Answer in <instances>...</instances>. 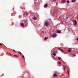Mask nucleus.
I'll return each mask as SVG.
<instances>
[{
	"label": "nucleus",
	"mask_w": 78,
	"mask_h": 78,
	"mask_svg": "<svg viewBox=\"0 0 78 78\" xmlns=\"http://www.w3.org/2000/svg\"><path fill=\"white\" fill-rule=\"evenodd\" d=\"M27 23V21L26 20L24 21L23 22V23H21V25L22 27H24V26H25V23Z\"/></svg>",
	"instance_id": "1"
},
{
	"label": "nucleus",
	"mask_w": 78,
	"mask_h": 78,
	"mask_svg": "<svg viewBox=\"0 0 78 78\" xmlns=\"http://www.w3.org/2000/svg\"><path fill=\"white\" fill-rule=\"evenodd\" d=\"M48 22H47L44 23V26H48Z\"/></svg>",
	"instance_id": "2"
},
{
	"label": "nucleus",
	"mask_w": 78,
	"mask_h": 78,
	"mask_svg": "<svg viewBox=\"0 0 78 78\" xmlns=\"http://www.w3.org/2000/svg\"><path fill=\"white\" fill-rule=\"evenodd\" d=\"M52 37H56V34H53Z\"/></svg>",
	"instance_id": "3"
},
{
	"label": "nucleus",
	"mask_w": 78,
	"mask_h": 78,
	"mask_svg": "<svg viewBox=\"0 0 78 78\" xmlns=\"http://www.w3.org/2000/svg\"><path fill=\"white\" fill-rule=\"evenodd\" d=\"M66 2V0H63L62 1V3H65Z\"/></svg>",
	"instance_id": "4"
},
{
	"label": "nucleus",
	"mask_w": 78,
	"mask_h": 78,
	"mask_svg": "<svg viewBox=\"0 0 78 78\" xmlns=\"http://www.w3.org/2000/svg\"><path fill=\"white\" fill-rule=\"evenodd\" d=\"M74 22H75V25H76V24H77V22H76V20H74Z\"/></svg>",
	"instance_id": "5"
},
{
	"label": "nucleus",
	"mask_w": 78,
	"mask_h": 78,
	"mask_svg": "<svg viewBox=\"0 0 78 78\" xmlns=\"http://www.w3.org/2000/svg\"><path fill=\"white\" fill-rule=\"evenodd\" d=\"M63 66L64 68V70H66V65H63Z\"/></svg>",
	"instance_id": "6"
},
{
	"label": "nucleus",
	"mask_w": 78,
	"mask_h": 78,
	"mask_svg": "<svg viewBox=\"0 0 78 78\" xmlns=\"http://www.w3.org/2000/svg\"><path fill=\"white\" fill-rule=\"evenodd\" d=\"M55 53H56V52H55V51H54L53 52V55L55 56H56V54H55Z\"/></svg>",
	"instance_id": "7"
},
{
	"label": "nucleus",
	"mask_w": 78,
	"mask_h": 78,
	"mask_svg": "<svg viewBox=\"0 0 78 78\" xmlns=\"http://www.w3.org/2000/svg\"><path fill=\"white\" fill-rule=\"evenodd\" d=\"M58 50H61V51H63V50L62 49L60 48H58Z\"/></svg>",
	"instance_id": "8"
},
{
	"label": "nucleus",
	"mask_w": 78,
	"mask_h": 78,
	"mask_svg": "<svg viewBox=\"0 0 78 78\" xmlns=\"http://www.w3.org/2000/svg\"><path fill=\"white\" fill-rule=\"evenodd\" d=\"M48 6V5L47 4H45L44 6V8H47Z\"/></svg>",
	"instance_id": "9"
},
{
	"label": "nucleus",
	"mask_w": 78,
	"mask_h": 78,
	"mask_svg": "<svg viewBox=\"0 0 78 78\" xmlns=\"http://www.w3.org/2000/svg\"><path fill=\"white\" fill-rule=\"evenodd\" d=\"M57 32L58 33H61V31H57Z\"/></svg>",
	"instance_id": "10"
},
{
	"label": "nucleus",
	"mask_w": 78,
	"mask_h": 78,
	"mask_svg": "<svg viewBox=\"0 0 78 78\" xmlns=\"http://www.w3.org/2000/svg\"><path fill=\"white\" fill-rule=\"evenodd\" d=\"M34 20H36L37 19V18H36V16H35L34 17Z\"/></svg>",
	"instance_id": "11"
},
{
	"label": "nucleus",
	"mask_w": 78,
	"mask_h": 78,
	"mask_svg": "<svg viewBox=\"0 0 78 78\" xmlns=\"http://www.w3.org/2000/svg\"><path fill=\"white\" fill-rule=\"evenodd\" d=\"M47 39H48V37H45L44 38V40H47Z\"/></svg>",
	"instance_id": "12"
},
{
	"label": "nucleus",
	"mask_w": 78,
	"mask_h": 78,
	"mask_svg": "<svg viewBox=\"0 0 78 78\" xmlns=\"http://www.w3.org/2000/svg\"><path fill=\"white\" fill-rule=\"evenodd\" d=\"M76 1V0H72V2H75Z\"/></svg>",
	"instance_id": "13"
},
{
	"label": "nucleus",
	"mask_w": 78,
	"mask_h": 78,
	"mask_svg": "<svg viewBox=\"0 0 78 78\" xmlns=\"http://www.w3.org/2000/svg\"><path fill=\"white\" fill-rule=\"evenodd\" d=\"M54 77L58 76L56 74H54Z\"/></svg>",
	"instance_id": "14"
},
{
	"label": "nucleus",
	"mask_w": 78,
	"mask_h": 78,
	"mask_svg": "<svg viewBox=\"0 0 78 78\" xmlns=\"http://www.w3.org/2000/svg\"><path fill=\"white\" fill-rule=\"evenodd\" d=\"M67 72L68 73L69 75H70V73H69V71L67 70Z\"/></svg>",
	"instance_id": "15"
},
{
	"label": "nucleus",
	"mask_w": 78,
	"mask_h": 78,
	"mask_svg": "<svg viewBox=\"0 0 78 78\" xmlns=\"http://www.w3.org/2000/svg\"><path fill=\"white\" fill-rule=\"evenodd\" d=\"M58 63L59 64H60V65L61 64V62H58Z\"/></svg>",
	"instance_id": "16"
},
{
	"label": "nucleus",
	"mask_w": 78,
	"mask_h": 78,
	"mask_svg": "<svg viewBox=\"0 0 78 78\" xmlns=\"http://www.w3.org/2000/svg\"><path fill=\"white\" fill-rule=\"evenodd\" d=\"M68 51V52H70L71 51V50L69 49V50Z\"/></svg>",
	"instance_id": "17"
},
{
	"label": "nucleus",
	"mask_w": 78,
	"mask_h": 78,
	"mask_svg": "<svg viewBox=\"0 0 78 78\" xmlns=\"http://www.w3.org/2000/svg\"><path fill=\"white\" fill-rule=\"evenodd\" d=\"M14 56H15V57H18V56H19L17 55H14Z\"/></svg>",
	"instance_id": "18"
},
{
	"label": "nucleus",
	"mask_w": 78,
	"mask_h": 78,
	"mask_svg": "<svg viewBox=\"0 0 78 78\" xmlns=\"http://www.w3.org/2000/svg\"><path fill=\"white\" fill-rule=\"evenodd\" d=\"M67 3H70V1H67Z\"/></svg>",
	"instance_id": "19"
},
{
	"label": "nucleus",
	"mask_w": 78,
	"mask_h": 78,
	"mask_svg": "<svg viewBox=\"0 0 78 78\" xmlns=\"http://www.w3.org/2000/svg\"><path fill=\"white\" fill-rule=\"evenodd\" d=\"M73 56H76V54H73Z\"/></svg>",
	"instance_id": "20"
},
{
	"label": "nucleus",
	"mask_w": 78,
	"mask_h": 78,
	"mask_svg": "<svg viewBox=\"0 0 78 78\" xmlns=\"http://www.w3.org/2000/svg\"><path fill=\"white\" fill-rule=\"evenodd\" d=\"M58 60H60V59H61V58H59V57H58Z\"/></svg>",
	"instance_id": "21"
},
{
	"label": "nucleus",
	"mask_w": 78,
	"mask_h": 78,
	"mask_svg": "<svg viewBox=\"0 0 78 78\" xmlns=\"http://www.w3.org/2000/svg\"><path fill=\"white\" fill-rule=\"evenodd\" d=\"M55 73V74H57V73H57L56 72H55V73Z\"/></svg>",
	"instance_id": "22"
},
{
	"label": "nucleus",
	"mask_w": 78,
	"mask_h": 78,
	"mask_svg": "<svg viewBox=\"0 0 78 78\" xmlns=\"http://www.w3.org/2000/svg\"><path fill=\"white\" fill-rule=\"evenodd\" d=\"M22 57H23V58H25V56H23Z\"/></svg>",
	"instance_id": "23"
},
{
	"label": "nucleus",
	"mask_w": 78,
	"mask_h": 78,
	"mask_svg": "<svg viewBox=\"0 0 78 78\" xmlns=\"http://www.w3.org/2000/svg\"><path fill=\"white\" fill-rule=\"evenodd\" d=\"M20 55H21V52H20Z\"/></svg>",
	"instance_id": "24"
},
{
	"label": "nucleus",
	"mask_w": 78,
	"mask_h": 78,
	"mask_svg": "<svg viewBox=\"0 0 78 78\" xmlns=\"http://www.w3.org/2000/svg\"><path fill=\"white\" fill-rule=\"evenodd\" d=\"M13 51H14L15 52H16V51L15 50H13Z\"/></svg>",
	"instance_id": "25"
},
{
	"label": "nucleus",
	"mask_w": 78,
	"mask_h": 78,
	"mask_svg": "<svg viewBox=\"0 0 78 78\" xmlns=\"http://www.w3.org/2000/svg\"><path fill=\"white\" fill-rule=\"evenodd\" d=\"M66 19H68V17H66Z\"/></svg>",
	"instance_id": "26"
},
{
	"label": "nucleus",
	"mask_w": 78,
	"mask_h": 78,
	"mask_svg": "<svg viewBox=\"0 0 78 78\" xmlns=\"http://www.w3.org/2000/svg\"><path fill=\"white\" fill-rule=\"evenodd\" d=\"M10 55H11V53H10Z\"/></svg>",
	"instance_id": "27"
},
{
	"label": "nucleus",
	"mask_w": 78,
	"mask_h": 78,
	"mask_svg": "<svg viewBox=\"0 0 78 78\" xmlns=\"http://www.w3.org/2000/svg\"><path fill=\"white\" fill-rule=\"evenodd\" d=\"M0 45H2V44H0Z\"/></svg>",
	"instance_id": "28"
},
{
	"label": "nucleus",
	"mask_w": 78,
	"mask_h": 78,
	"mask_svg": "<svg viewBox=\"0 0 78 78\" xmlns=\"http://www.w3.org/2000/svg\"><path fill=\"white\" fill-rule=\"evenodd\" d=\"M26 14L27 15H28V13H26Z\"/></svg>",
	"instance_id": "29"
}]
</instances>
